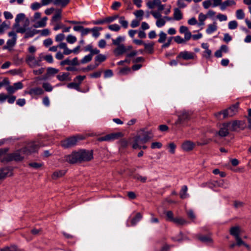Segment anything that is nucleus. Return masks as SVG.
Wrapping results in <instances>:
<instances>
[{
	"label": "nucleus",
	"mask_w": 251,
	"mask_h": 251,
	"mask_svg": "<svg viewBox=\"0 0 251 251\" xmlns=\"http://www.w3.org/2000/svg\"><path fill=\"white\" fill-rule=\"evenodd\" d=\"M40 146L36 142L29 143L27 146L15 152L7 154L1 160V162H8L13 160L18 161L24 159L23 154L28 155L31 153L36 152Z\"/></svg>",
	"instance_id": "nucleus-1"
},
{
	"label": "nucleus",
	"mask_w": 251,
	"mask_h": 251,
	"mask_svg": "<svg viewBox=\"0 0 251 251\" xmlns=\"http://www.w3.org/2000/svg\"><path fill=\"white\" fill-rule=\"evenodd\" d=\"M229 233L231 235L234 237L237 246L241 247V246H244L247 249L250 250V248L249 245L246 244L240 237L241 229L239 226H235L231 227L230 228Z\"/></svg>",
	"instance_id": "nucleus-2"
},
{
	"label": "nucleus",
	"mask_w": 251,
	"mask_h": 251,
	"mask_svg": "<svg viewBox=\"0 0 251 251\" xmlns=\"http://www.w3.org/2000/svg\"><path fill=\"white\" fill-rule=\"evenodd\" d=\"M238 107L239 103L237 102L227 109H226L223 111H220L217 113H215V115L217 118H219L222 114L223 115L224 118L232 117L238 112Z\"/></svg>",
	"instance_id": "nucleus-3"
},
{
	"label": "nucleus",
	"mask_w": 251,
	"mask_h": 251,
	"mask_svg": "<svg viewBox=\"0 0 251 251\" xmlns=\"http://www.w3.org/2000/svg\"><path fill=\"white\" fill-rule=\"evenodd\" d=\"M16 31L17 33H25L24 36L25 39L32 37L40 32V31L37 29H31L29 27L26 28L25 25L24 27H20L17 28Z\"/></svg>",
	"instance_id": "nucleus-4"
},
{
	"label": "nucleus",
	"mask_w": 251,
	"mask_h": 251,
	"mask_svg": "<svg viewBox=\"0 0 251 251\" xmlns=\"http://www.w3.org/2000/svg\"><path fill=\"white\" fill-rule=\"evenodd\" d=\"M79 162L89 161L91 160L93 156V151H92L81 150L77 151Z\"/></svg>",
	"instance_id": "nucleus-5"
},
{
	"label": "nucleus",
	"mask_w": 251,
	"mask_h": 251,
	"mask_svg": "<svg viewBox=\"0 0 251 251\" xmlns=\"http://www.w3.org/2000/svg\"><path fill=\"white\" fill-rule=\"evenodd\" d=\"M8 35L11 38L7 41L6 44L3 47V49L11 50L12 48L16 45L17 36L16 33L14 31L9 32Z\"/></svg>",
	"instance_id": "nucleus-6"
},
{
	"label": "nucleus",
	"mask_w": 251,
	"mask_h": 251,
	"mask_svg": "<svg viewBox=\"0 0 251 251\" xmlns=\"http://www.w3.org/2000/svg\"><path fill=\"white\" fill-rule=\"evenodd\" d=\"M81 139L76 136H73L62 141L61 145L64 148H69L75 146L78 140Z\"/></svg>",
	"instance_id": "nucleus-7"
},
{
	"label": "nucleus",
	"mask_w": 251,
	"mask_h": 251,
	"mask_svg": "<svg viewBox=\"0 0 251 251\" xmlns=\"http://www.w3.org/2000/svg\"><path fill=\"white\" fill-rule=\"evenodd\" d=\"M197 57L196 54L193 52L184 50L179 53L176 57L177 59H183L185 60L195 59Z\"/></svg>",
	"instance_id": "nucleus-8"
},
{
	"label": "nucleus",
	"mask_w": 251,
	"mask_h": 251,
	"mask_svg": "<svg viewBox=\"0 0 251 251\" xmlns=\"http://www.w3.org/2000/svg\"><path fill=\"white\" fill-rule=\"evenodd\" d=\"M122 136V134L121 132L112 133L111 134H107L104 136L100 137L98 139V141L100 142L102 141H112L115 139H117Z\"/></svg>",
	"instance_id": "nucleus-9"
},
{
	"label": "nucleus",
	"mask_w": 251,
	"mask_h": 251,
	"mask_svg": "<svg viewBox=\"0 0 251 251\" xmlns=\"http://www.w3.org/2000/svg\"><path fill=\"white\" fill-rule=\"evenodd\" d=\"M190 117V114L185 110L181 111L178 116V119L176 122V125H181L188 121Z\"/></svg>",
	"instance_id": "nucleus-10"
},
{
	"label": "nucleus",
	"mask_w": 251,
	"mask_h": 251,
	"mask_svg": "<svg viewBox=\"0 0 251 251\" xmlns=\"http://www.w3.org/2000/svg\"><path fill=\"white\" fill-rule=\"evenodd\" d=\"M24 86L21 82H17L13 84V86L10 84L6 87V90L8 94H12L18 90L22 89Z\"/></svg>",
	"instance_id": "nucleus-11"
},
{
	"label": "nucleus",
	"mask_w": 251,
	"mask_h": 251,
	"mask_svg": "<svg viewBox=\"0 0 251 251\" xmlns=\"http://www.w3.org/2000/svg\"><path fill=\"white\" fill-rule=\"evenodd\" d=\"M64 160L71 164L79 162L77 152H73L71 154L66 155L64 157Z\"/></svg>",
	"instance_id": "nucleus-12"
},
{
	"label": "nucleus",
	"mask_w": 251,
	"mask_h": 251,
	"mask_svg": "<svg viewBox=\"0 0 251 251\" xmlns=\"http://www.w3.org/2000/svg\"><path fill=\"white\" fill-rule=\"evenodd\" d=\"M141 218V215L140 213H137L136 214L131 216L127 221V226H135L140 221Z\"/></svg>",
	"instance_id": "nucleus-13"
},
{
	"label": "nucleus",
	"mask_w": 251,
	"mask_h": 251,
	"mask_svg": "<svg viewBox=\"0 0 251 251\" xmlns=\"http://www.w3.org/2000/svg\"><path fill=\"white\" fill-rule=\"evenodd\" d=\"M34 55H27L25 58L26 63L31 68L39 66Z\"/></svg>",
	"instance_id": "nucleus-14"
},
{
	"label": "nucleus",
	"mask_w": 251,
	"mask_h": 251,
	"mask_svg": "<svg viewBox=\"0 0 251 251\" xmlns=\"http://www.w3.org/2000/svg\"><path fill=\"white\" fill-rule=\"evenodd\" d=\"M195 147V144L189 140L184 141L181 145V148L185 151H190L193 150Z\"/></svg>",
	"instance_id": "nucleus-15"
},
{
	"label": "nucleus",
	"mask_w": 251,
	"mask_h": 251,
	"mask_svg": "<svg viewBox=\"0 0 251 251\" xmlns=\"http://www.w3.org/2000/svg\"><path fill=\"white\" fill-rule=\"evenodd\" d=\"M44 93V90L40 87L33 88L30 89L28 91L25 92V93L30 95L32 97H34L35 96L42 95Z\"/></svg>",
	"instance_id": "nucleus-16"
},
{
	"label": "nucleus",
	"mask_w": 251,
	"mask_h": 251,
	"mask_svg": "<svg viewBox=\"0 0 251 251\" xmlns=\"http://www.w3.org/2000/svg\"><path fill=\"white\" fill-rule=\"evenodd\" d=\"M179 31L180 33L184 34V37L186 39L190 40L192 38V34L187 26L184 25L180 26L179 29Z\"/></svg>",
	"instance_id": "nucleus-17"
},
{
	"label": "nucleus",
	"mask_w": 251,
	"mask_h": 251,
	"mask_svg": "<svg viewBox=\"0 0 251 251\" xmlns=\"http://www.w3.org/2000/svg\"><path fill=\"white\" fill-rule=\"evenodd\" d=\"M241 121H234L232 122H229L226 123L228 125V128L230 131H235L239 128H240L241 126Z\"/></svg>",
	"instance_id": "nucleus-18"
},
{
	"label": "nucleus",
	"mask_w": 251,
	"mask_h": 251,
	"mask_svg": "<svg viewBox=\"0 0 251 251\" xmlns=\"http://www.w3.org/2000/svg\"><path fill=\"white\" fill-rule=\"evenodd\" d=\"M113 52L116 56L122 55L126 52V47L124 44L118 46L113 50Z\"/></svg>",
	"instance_id": "nucleus-19"
},
{
	"label": "nucleus",
	"mask_w": 251,
	"mask_h": 251,
	"mask_svg": "<svg viewBox=\"0 0 251 251\" xmlns=\"http://www.w3.org/2000/svg\"><path fill=\"white\" fill-rule=\"evenodd\" d=\"M229 129L228 128V125L226 123L224 124L220 128L218 132V134L221 137H225L229 133Z\"/></svg>",
	"instance_id": "nucleus-20"
},
{
	"label": "nucleus",
	"mask_w": 251,
	"mask_h": 251,
	"mask_svg": "<svg viewBox=\"0 0 251 251\" xmlns=\"http://www.w3.org/2000/svg\"><path fill=\"white\" fill-rule=\"evenodd\" d=\"M11 170L8 167L2 168L0 170V180L7 176L12 175Z\"/></svg>",
	"instance_id": "nucleus-21"
},
{
	"label": "nucleus",
	"mask_w": 251,
	"mask_h": 251,
	"mask_svg": "<svg viewBox=\"0 0 251 251\" xmlns=\"http://www.w3.org/2000/svg\"><path fill=\"white\" fill-rule=\"evenodd\" d=\"M56 78L60 81H70L71 80L69 73H60L56 75Z\"/></svg>",
	"instance_id": "nucleus-22"
},
{
	"label": "nucleus",
	"mask_w": 251,
	"mask_h": 251,
	"mask_svg": "<svg viewBox=\"0 0 251 251\" xmlns=\"http://www.w3.org/2000/svg\"><path fill=\"white\" fill-rule=\"evenodd\" d=\"M25 16L24 13L18 14L15 18V23L13 25L14 27L17 28L20 27V23L25 19Z\"/></svg>",
	"instance_id": "nucleus-23"
},
{
	"label": "nucleus",
	"mask_w": 251,
	"mask_h": 251,
	"mask_svg": "<svg viewBox=\"0 0 251 251\" xmlns=\"http://www.w3.org/2000/svg\"><path fill=\"white\" fill-rule=\"evenodd\" d=\"M236 2L234 0H226L221 4L220 9L222 10H224L228 6H231L232 5H235Z\"/></svg>",
	"instance_id": "nucleus-24"
},
{
	"label": "nucleus",
	"mask_w": 251,
	"mask_h": 251,
	"mask_svg": "<svg viewBox=\"0 0 251 251\" xmlns=\"http://www.w3.org/2000/svg\"><path fill=\"white\" fill-rule=\"evenodd\" d=\"M198 239L203 243H212L213 240L209 235H201L199 234L197 235Z\"/></svg>",
	"instance_id": "nucleus-25"
},
{
	"label": "nucleus",
	"mask_w": 251,
	"mask_h": 251,
	"mask_svg": "<svg viewBox=\"0 0 251 251\" xmlns=\"http://www.w3.org/2000/svg\"><path fill=\"white\" fill-rule=\"evenodd\" d=\"M47 20L48 18L47 17H44L41 19V20L37 22L33 25V26L35 28L45 27L47 25Z\"/></svg>",
	"instance_id": "nucleus-26"
},
{
	"label": "nucleus",
	"mask_w": 251,
	"mask_h": 251,
	"mask_svg": "<svg viewBox=\"0 0 251 251\" xmlns=\"http://www.w3.org/2000/svg\"><path fill=\"white\" fill-rule=\"evenodd\" d=\"M217 29V23L216 22H213L212 24H209L207 26V28L206 29V32L208 34H210L213 32L216 31Z\"/></svg>",
	"instance_id": "nucleus-27"
},
{
	"label": "nucleus",
	"mask_w": 251,
	"mask_h": 251,
	"mask_svg": "<svg viewBox=\"0 0 251 251\" xmlns=\"http://www.w3.org/2000/svg\"><path fill=\"white\" fill-rule=\"evenodd\" d=\"M141 142V138L139 135L136 136L133 138L132 148L134 149L140 148V144Z\"/></svg>",
	"instance_id": "nucleus-28"
},
{
	"label": "nucleus",
	"mask_w": 251,
	"mask_h": 251,
	"mask_svg": "<svg viewBox=\"0 0 251 251\" xmlns=\"http://www.w3.org/2000/svg\"><path fill=\"white\" fill-rule=\"evenodd\" d=\"M70 0H54L53 3L55 5L61 6L62 7H65L69 2Z\"/></svg>",
	"instance_id": "nucleus-29"
},
{
	"label": "nucleus",
	"mask_w": 251,
	"mask_h": 251,
	"mask_svg": "<svg viewBox=\"0 0 251 251\" xmlns=\"http://www.w3.org/2000/svg\"><path fill=\"white\" fill-rule=\"evenodd\" d=\"M183 16L181 11L177 8L174 9V19L176 21H179L182 19Z\"/></svg>",
	"instance_id": "nucleus-30"
},
{
	"label": "nucleus",
	"mask_w": 251,
	"mask_h": 251,
	"mask_svg": "<svg viewBox=\"0 0 251 251\" xmlns=\"http://www.w3.org/2000/svg\"><path fill=\"white\" fill-rule=\"evenodd\" d=\"M10 23L9 21H4L0 25V33L3 34L4 31L10 27Z\"/></svg>",
	"instance_id": "nucleus-31"
},
{
	"label": "nucleus",
	"mask_w": 251,
	"mask_h": 251,
	"mask_svg": "<svg viewBox=\"0 0 251 251\" xmlns=\"http://www.w3.org/2000/svg\"><path fill=\"white\" fill-rule=\"evenodd\" d=\"M142 142H146L152 137V133L151 131L145 132L142 130Z\"/></svg>",
	"instance_id": "nucleus-32"
},
{
	"label": "nucleus",
	"mask_w": 251,
	"mask_h": 251,
	"mask_svg": "<svg viewBox=\"0 0 251 251\" xmlns=\"http://www.w3.org/2000/svg\"><path fill=\"white\" fill-rule=\"evenodd\" d=\"M153 43L144 44V51L148 53H151L153 51Z\"/></svg>",
	"instance_id": "nucleus-33"
},
{
	"label": "nucleus",
	"mask_w": 251,
	"mask_h": 251,
	"mask_svg": "<svg viewBox=\"0 0 251 251\" xmlns=\"http://www.w3.org/2000/svg\"><path fill=\"white\" fill-rule=\"evenodd\" d=\"M102 28L101 27H94L92 28H91V32H92V35L95 38H98L100 35V31L101 30Z\"/></svg>",
	"instance_id": "nucleus-34"
},
{
	"label": "nucleus",
	"mask_w": 251,
	"mask_h": 251,
	"mask_svg": "<svg viewBox=\"0 0 251 251\" xmlns=\"http://www.w3.org/2000/svg\"><path fill=\"white\" fill-rule=\"evenodd\" d=\"M174 41L178 44H185L187 41H189V39H186L184 37L182 38L180 36L177 35L174 37Z\"/></svg>",
	"instance_id": "nucleus-35"
},
{
	"label": "nucleus",
	"mask_w": 251,
	"mask_h": 251,
	"mask_svg": "<svg viewBox=\"0 0 251 251\" xmlns=\"http://www.w3.org/2000/svg\"><path fill=\"white\" fill-rule=\"evenodd\" d=\"M99 66V63H95L94 65H89L87 67L83 68L81 70L83 72H89L96 69Z\"/></svg>",
	"instance_id": "nucleus-36"
},
{
	"label": "nucleus",
	"mask_w": 251,
	"mask_h": 251,
	"mask_svg": "<svg viewBox=\"0 0 251 251\" xmlns=\"http://www.w3.org/2000/svg\"><path fill=\"white\" fill-rule=\"evenodd\" d=\"M125 40V37L119 36L115 39H112V44L115 46H120L121 43L124 42Z\"/></svg>",
	"instance_id": "nucleus-37"
},
{
	"label": "nucleus",
	"mask_w": 251,
	"mask_h": 251,
	"mask_svg": "<svg viewBox=\"0 0 251 251\" xmlns=\"http://www.w3.org/2000/svg\"><path fill=\"white\" fill-rule=\"evenodd\" d=\"M119 23L123 28H127L128 27V23L126 20L125 17L121 16L119 17Z\"/></svg>",
	"instance_id": "nucleus-38"
},
{
	"label": "nucleus",
	"mask_w": 251,
	"mask_h": 251,
	"mask_svg": "<svg viewBox=\"0 0 251 251\" xmlns=\"http://www.w3.org/2000/svg\"><path fill=\"white\" fill-rule=\"evenodd\" d=\"M66 172L63 170H60L54 172L52 176V178L53 179H57L59 177H60L63 176L65 174Z\"/></svg>",
	"instance_id": "nucleus-39"
},
{
	"label": "nucleus",
	"mask_w": 251,
	"mask_h": 251,
	"mask_svg": "<svg viewBox=\"0 0 251 251\" xmlns=\"http://www.w3.org/2000/svg\"><path fill=\"white\" fill-rule=\"evenodd\" d=\"M188 190V188L187 186L184 185L182 187L181 190L180 192V197L181 199H184L187 198L188 194H187V192Z\"/></svg>",
	"instance_id": "nucleus-40"
},
{
	"label": "nucleus",
	"mask_w": 251,
	"mask_h": 251,
	"mask_svg": "<svg viewBox=\"0 0 251 251\" xmlns=\"http://www.w3.org/2000/svg\"><path fill=\"white\" fill-rule=\"evenodd\" d=\"M67 87L70 89H74L80 92V87L79 84H77L76 82H71L68 83Z\"/></svg>",
	"instance_id": "nucleus-41"
},
{
	"label": "nucleus",
	"mask_w": 251,
	"mask_h": 251,
	"mask_svg": "<svg viewBox=\"0 0 251 251\" xmlns=\"http://www.w3.org/2000/svg\"><path fill=\"white\" fill-rule=\"evenodd\" d=\"M106 59L105 55L99 54L95 57V63H99L104 61Z\"/></svg>",
	"instance_id": "nucleus-42"
},
{
	"label": "nucleus",
	"mask_w": 251,
	"mask_h": 251,
	"mask_svg": "<svg viewBox=\"0 0 251 251\" xmlns=\"http://www.w3.org/2000/svg\"><path fill=\"white\" fill-rule=\"evenodd\" d=\"M0 251H23L19 249L15 246H11L10 247H6L0 250Z\"/></svg>",
	"instance_id": "nucleus-43"
},
{
	"label": "nucleus",
	"mask_w": 251,
	"mask_h": 251,
	"mask_svg": "<svg viewBox=\"0 0 251 251\" xmlns=\"http://www.w3.org/2000/svg\"><path fill=\"white\" fill-rule=\"evenodd\" d=\"M207 15L203 14L202 13H201L199 15V25H204V21L207 19Z\"/></svg>",
	"instance_id": "nucleus-44"
},
{
	"label": "nucleus",
	"mask_w": 251,
	"mask_h": 251,
	"mask_svg": "<svg viewBox=\"0 0 251 251\" xmlns=\"http://www.w3.org/2000/svg\"><path fill=\"white\" fill-rule=\"evenodd\" d=\"M61 12L62 11L61 9H58L56 11V13L52 18L51 20L52 22H56L61 18Z\"/></svg>",
	"instance_id": "nucleus-45"
},
{
	"label": "nucleus",
	"mask_w": 251,
	"mask_h": 251,
	"mask_svg": "<svg viewBox=\"0 0 251 251\" xmlns=\"http://www.w3.org/2000/svg\"><path fill=\"white\" fill-rule=\"evenodd\" d=\"M236 16L237 19L242 20L245 18V13L241 9H238L236 11Z\"/></svg>",
	"instance_id": "nucleus-46"
},
{
	"label": "nucleus",
	"mask_w": 251,
	"mask_h": 251,
	"mask_svg": "<svg viewBox=\"0 0 251 251\" xmlns=\"http://www.w3.org/2000/svg\"><path fill=\"white\" fill-rule=\"evenodd\" d=\"M173 222L178 225H183L184 224H187L186 221L182 218H174Z\"/></svg>",
	"instance_id": "nucleus-47"
},
{
	"label": "nucleus",
	"mask_w": 251,
	"mask_h": 251,
	"mask_svg": "<svg viewBox=\"0 0 251 251\" xmlns=\"http://www.w3.org/2000/svg\"><path fill=\"white\" fill-rule=\"evenodd\" d=\"M45 5L43 4V2L39 3L37 2H33L31 4L30 7L33 10H37L39 9L42 6H45Z\"/></svg>",
	"instance_id": "nucleus-48"
},
{
	"label": "nucleus",
	"mask_w": 251,
	"mask_h": 251,
	"mask_svg": "<svg viewBox=\"0 0 251 251\" xmlns=\"http://www.w3.org/2000/svg\"><path fill=\"white\" fill-rule=\"evenodd\" d=\"M137 33L138 34V36L141 38V30H130L128 31V34L132 38L134 37V35Z\"/></svg>",
	"instance_id": "nucleus-49"
},
{
	"label": "nucleus",
	"mask_w": 251,
	"mask_h": 251,
	"mask_svg": "<svg viewBox=\"0 0 251 251\" xmlns=\"http://www.w3.org/2000/svg\"><path fill=\"white\" fill-rule=\"evenodd\" d=\"M42 87L44 89V90L47 92H51L53 89L52 86L49 82L43 83Z\"/></svg>",
	"instance_id": "nucleus-50"
},
{
	"label": "nucleus",
	"mask_w": 251,
	"mask_h": 251,
	"mask_svg": "<svg viewBox=\"0 0 251 251\" xmlns=\"http://www.w3.org/2000/svg\"><path fill=\"white\" fill-rule=\"evenodd\" d=\"M238 26V23L237 21L233 20L229 22L228 24V27L229 29H235Z\"/></svg>",
	"instance_id": "nucleus-51"
},
{
	"label": "nucleus",
	"mask_w": 251,
	"mask_h": 251,
	"mask_svg": "<svg viewBox=\"0 0 251 251\" xmlns=\"http://www.w3.org/2000/svg\"><path fill=\"white\" fill-rule=\"evenodd\" d=\"M93 56L91 54H89L88 55H85L81 60V63L82 64H85L91 61L92 59Z\"/></svg>",
	"instance_id": "nucleus-52"
},
{
	"label": "nucleus",
	"mask_w": 251,
	"mask_h": 251,
	"mask_svg": "<svg viewBox=\"0 0 251 251\" xmlns=\"http://www.w3.org/2000/svg\"><path fill=\"white\" fill-rule=\"evenodd\" d=\"M10 84V81L7 77L3 78L2 81L0 82V89L2 87H7Z\"/></svg>",
	"instance_id": "nucleus-53"
},
{
	"label": "nucleus",
	"mask_w": 251,
	"mask_h": 251,
	"mask_svg": "<svg viewBox=\"0 0 251 251\" xmlns=\"http://www.w3.org/2000/svg\"><path fill=\"white\" fill-rule=\"evenodd\" d=\"M166 21L163 18H160L157 20L156 22V25L158 27H161L165 25Z\"/></svg>",
	"instance_id": "nucleus-54"
},
{
	"label": "nucleus",
	"mask_w": 251,
	"mask_h": 251,
	"mask_svg": "<svg viewBox=\"0 0 251 251\" xmlns=\"http://www.w3.org/2000/svg\"><path fill=\"white\" fill-rule=\"evenodd\" d=\"M131 69L129 67H125L120 69L119 73L120 75H126L129 73Z\"/></svg>",
	"instance_id": "nucleus-55"
},
{
	"label": "nucleus",
	"mask_w": 251,
	"mask_h": 251,
	"mask_svg": "<svg viewBox=\"0 0 251 251\" xmlns=\"http://www.w3.org/2000/svg\"><path fill=\"white\" fill-rule=\"evenodd\" d=\"M66 40L68 43L73 44L76 41L77 39L75 36L70 34L67 37Z\"/></svg>",
	"instance_id": "nucleus-56"
},
{
	"label": "nucleus",
	"mask_w": 251,
	"mask_h": 251,
	"mask_svg": "<svg viewBox=\"0 0 251 251\" xmlns=\"http://www.w3.org/2000/svg\"><path fill=\"white\" fill-rule=\"evenodd\" d=\"M159 38L158 40V42L159 43H163L166 39L167 35L165 32L161 31L159 33Z\"/></svg>",
	"instance_id": "nucleus-57"
},
{
	"label": "nucleus",
	"mask_w": 251,
	"mask_h": 251,
	"mask_svg": "<svg viewBox=\"0 0 251 251\" xmlns=\"http://www.w3.org/2000/svg\"><path fill=\"white\" fill-rule=\"evenodd\" d=\"M108 27L110 30L116 32L119 31L120 29V26L116 24L109 25Z\"/></svg>",
	"instance_id": "nucleus-58"
},
{
	"label": "nucleus",
	"mask_w": 251,
	"mask_h": 251,
	"mask_svg": "<svg viewBox=\"0 0 251 251\" xmlns=\"http://www.w3.org/2000/svg\"><path fill=\"white\" fill-rule=\"evenodd\" d=\"M59 70L57 69L49 67L47 69V73L48 75H53L58 73Z\"/></svg>",
	"instance_id": "nucleus-59"
},
{
	"label": "nucleus",
	"mask_w": 251,
	"mask_h": 251,
	"mask_svg": "<svg viewBox=\"0 0 251 251\" xmlns=\"http://www.w3.org/2000/svg\"><path fill=\"white\" fill-rule=\"evenodd\" d=\"M86 78L85 75H77L74 79V81L77 82V83L79 84V86L81 83L82 81Z\"/></svg>",
	"instance_id": "nucleus-60"
},
{
	"label": "nucleus",
	"mask_w": 251,
	"mask_h": 251,
	"mask_svg": "<svg viewBox=\"0 0 251 251\" xmlns=\"http://www.w3.org/2000/svg\"><path fill=\"white\" fill-rule=\"evenodd\" d=\"M118 15H115L111 17H107L105 18V21L106 23H110L119 18Z\"/></svg>",
	"instance_id": "nucleus-61"
},
{
	"label": "nucleus",
	"mask_w": 251,
	"mask_h": 251,
	"mask_svg": "<svg viewBox=\"0 0 251 251\" xmlns=\"http://www.w3.org/2000/svg\"><path fill=\"white\" fill-rule=\"evenodd\" d=\"M102 72V70H100L99 71L96 72L93 74H90V77L91 78H99L101 76Z\"/></svg>",
	"instance_id": "nucleus-62"
},
{
	"label": "nucleus",
	"mask_w": 251,
	"mask_h": 251,
	"mask_svg": "<svg viewBox=\"0 0 251 251\" xmlns=\"http://www.w3.org/2000/svg\"><path fill=\"white\" fill-rule=\"evenodd\" d=\"M43 59L45 60L49 63H52L53 62V58L51 54H48L43 56Z\"/></svg>",
	"instance_id": "nucleus-63"
},
{
	"label": "nucleus",
	"mask_w": 251,
	"mask_h": 251,
	"mask_svg": "<svg viewBox=\"0 0 251 251\" xmlns=\"http://www.w3.org/2000/svg\"><path fill=\"white\" fill-rule=\"evenodd\" d=\"M168 147L169 148V152L172 154L175 153V150L176 148V145L175 144V143H174L173 142L170 143L168 145Z\"/></svg>",
	"instance_id": "nucleus-64"
}]
</instances>
